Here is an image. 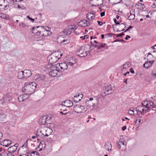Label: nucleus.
I'll list each match as a JSON object with an SVG mask.
<instances>
[{"instance_id": "nucleus-1", "label": "nucleus", "mask_w": 156, "mask_h": 156, "mask_svg": "<svg viewBox=\"0 0 156 156\" xmlns=\"http://www.w3.org/2000/svg\"><path fill=\"white\" fill-rule=\"evenodd\" d=\"M37 84L35 82H26L24 87L22 88V92H24L27 96H29L34 93L37 87Z\"/></svg>"}, {"instance_id": "nucleus-2", "label": "nucleus", "mask_w": 156, "mask_h": 156, "mask_svg": "<svg viewBox=\"0 0 156 156\" xmlns=\"http://www.w3.org/2000/svg\"><path fill=\"white\" fill-rule=\"evenodd\" d=\"M99 99L97 97L88 98L86 100L85 104L87 107L91 110H94L96 109L98 107Z\"/></svg>"}, {"instance_id": "nucleus-3", "label": "nucleus", "mask_w": 156, "mask_h": 156, "mask_svg": "<svg viewBox=\"0 0 156 156\" xmlns=\"http://www.w3.org/2000/svg\"><path fill=\"white\" fill-rule=\"evenodd\" d=\"M62 54L59 51L55 52L49 55L48 60L49 63L52 64L56 62L62 56Z\"/></svg>"}, {"instance_id": "nucleus-4", "label": "nucleus", "mask_w": 156, "mask_h": 156, "mask_svg": "<svg viewBox=\"0 0 156 156\" xmlns=\"http://www.w3.org/2000/svg\"><path fill=\"white\" fill-rule=\"evenodd\" d=\"M76 53V54L80 57H85L88 54L87 51H85V47L83 46L80 47L77 50Z\"/></svg>"}, {"instance_id": "nucleus-5", "label": "nucleus", "mask_w": 156, "mask_h": 156, "mask_svg": "<svg viewBox=\"0 0 156 156\" xmlns=\"http://www.w3.org/2000/svg\"><path fill=\"white\" fill-rule=\"evenodd\" d=\"M73 110L75 112L77 113H81L86 112L87 110V108L83 106L78 105L74 107Z\"/></svg>"}, {"instance_id": "nucleus-6", "label": "nucleus", "mask_w": 156, "mask_h": 156, "mask_svg": "<svg viewBox=\"0 0 156 156\" xmlns=\"http://www.w3.org/2000/svg\"><path fill=\"white\" fill-rule=\"evenodd\" d=\"M9 7V2L5 0H0V10L7 9Z\"/></svg>"}, {"instance_id": "nucleus-7", "label": "nucleus", "mask_w": 156, "mask_h": 156, "mask_svg": "<svg viewBox=\"0 0 156 156\" xmlns=\"http://www.w3.org/2000/svg\"><path fill=\"white\" fill-rule=\"evenodd\" d=\"M68 66L66 63L63 62L58 63L55 65V68L58 69V70L62 71L67 69Z\"/></svg>"}, {"instance_id": "nucleus-8", "label": "nucleus", "mask_w": 156, "mask_h": 156, "mask_svg": "<svg viewBox=\"0 0 156 156\" xmlns=\"http://www.w3.org/2000/svg\"><path fill=\"white\" fill-rule=\"evenodd\" d=\"M76 58L73 57H69L67 58L66 60V62L68 66H72L76 62Z\"/></svg>"}, {"instance_id": "nucleus-9", "label": "nucleus", "mask_w": 156, "mask_h": 156, "mask_svg": "<svg viewBox=\"0 0 156 156\" xmlns=\"http://www.w3.org/2000/svg\"><path fill=\"white\" fill-rule=\"evenodd\" d=\"M58 70H59L58 69L52 68L49 72V74L50 76L52 77L58 76H59V75L58 74Z\"/></svg>"}, {"instance_id": "nucleus-10", "label": "nucleus", "mask_w": 156, "mask_h": 156, "mask_svg": "<svg viewBox=\"0 0 156 156\" xmlns=\"http://www.w3.org/2000/svg\"><path fill=\"white\" fill-rule=\"evenodd\" d=\"M103 90L106 92V94H111L114 91V90L112 89V87L111 85L105 86L103 88Z\"/></svg>"}, {"instance_id": "nucleus-11", "label": "nucleus", "mask_w": 156, "mask_h": 156, "mask_svg": "<svg viewBox=\"0 0 156 156\" xmlns=\"http://www.w3.org/2000/svg\"><path fill=\"white\" fill-rule=\"evenodd\" d=\"M48 120L47 115L41 117L39 119V123L40 124L44 125H46L47 123H48V122H47Z\"/></svg>"}, {"instance_id": "nucleus-12", "label": "nucleus", "mask_w": 156, "mask_h": 156, "mask_svg": "<svg viewBox=\"0 0 156 156\" xmlns=\"http://www.w3.org/2000/svg\"><path fill=\"white\" fill-rule=\"evenodd\" d=\"M2 99L5 102H9L12 100V97L10 94L7 93L4 95Z\"/></svg>"}, {"instance_id": "nucleus-13", "label": "nucleus", "mask_w": 156, "mask_h": 156, "mask_svg": "<svg viewBox=\"0 0 156 156\" xmlns=\"http://www.w3.org/2000/svg\"><path fill=\"white\" fill-rule=\"evenodd\" d=\"M61 105L66 106L68 107H72L73 105V102L72 101L69 100H66L63 102H62Z\"/></svg>"}, {"instance_id": "nucleus-14", "label": "nucleus", "mask_w": 156, "mask_h": 156, "mask_svg": "<svg viewBox=\"0 0 156 156\" xmlns=\"http://www.w3.org/2000/svg\"><path fill=\"white\" fill-rule=\"evenodd\" d=\"M29 97V96H27V95L25 93L24 94H22L20 95L18 98V99L19 101L22 102L27 99Z\"/></svg>"}, {"instance_id": "nucleus-15", "label": "nucleus", "mask_w": 156, "mask_h": 156, "mask_svg": "<svg viewBox=\"0 0 156 156\" xmlns=\"http://www.w3.org/2000/svg\"><path fill=\"white\" fill-rule=\"evenodd\" d=\"M40 27L41 28V33L40 36L44 37L48 36V30H46L42 27L41 26Z\"/></svg>"}, {"instance_id": "nucleus-16", "label": "nucleus", "mask_w": 156, "mask_h": 156, "mask_svg": "<svg viewBox=\"0 0 156 156\" xmlns=\"http://www.w3.org/2000/svg\"><path fill=\"white\" fill-rule=\"evenodd\" d=\"M12 143L11 141L9 140H5L2 142L1 143V145L5 147H8Z\"/></svg>"}, {"instance_id": "nucleus-17", "label": "nucleus", "mask_w": 156, "mask_h": 156, "mask_svg": "<svg viewBox=\"0 0 156 156\" xmlns=\"http://www.w3.org/2000/svg\"><path fill=\"white\" fill-rule=\"evenodd\" d=\"M23 72L24 78L29 77L32 74L31 71L29 70H25Z\"/></svg>"}, {"instance_id": "nucleus-18", "label": "nucleus", "mask_w": 156, "mask_h": 156, "mask_svg": "<svg viewBox=\"0 0 156 156\" xmlns=\"http://www.w3.org/2000/svg\"><path fill=\"white\" fill-rule=\"evenodd\" d=\"M87 21L86 20H83L81 21L78 22V25L79 26L85 27L87 26Z\"/></svg>"}, {"instance_id": "nucleus-19", "label": "nucleus", "mask_w": 156, "mask_h": 156, "mask_svg": "<svg viewBox=\"0 0 156 156\" xmlns=\"http://www.w3.org/2000/svg\"><path fill=\"white\" fill-rule=\"evenodd\" d=\"M134 9H131L130 11V16L128 17L129 20H133L135 17V15L134 14Z\"/></svg>"}, {"instance_id": "nucleus-20", "label": "nucleus", "mask_w": 156, "mask_h": 156, "mask_svg": "<svg viewBox=\"0 0 156 156\" xmlns=\"http://www.w3.org/2000/svg\"><path fill=\"white\" fill-rule=\"evenodd\" d=\"M39 27H33L32 28V32L34 34H36L37 35L40 36V34H41V31L37 30L36 28H38Z\"/></svg>"}, {"instance_id": "nucleus-21", "label": "nucleus", "mask_w": 156, "mask_h": 156, "mask_svg": "<svg viewBox=\"0 0 156 156\" xmlns=\"http://www.w3.org/2000/svg\"><path fill=\"white\" fill-rule=\"evenodd\" d=\"M112 145L109 142L105 144V149L109 151L111 150Z\"/></svg>"}, {"instance_id": "nucleus-22", "label": "nucleus", "mask_w": 156, "mask_h": 156, "mask_svg": "<svg viewBox=\"0 0 156 156\" xmlns=\"http://www.w3.org/2000/svg\"><path fill=\"white\" fill-rule=\"evenodd\" d=\"M79 96V94H78L76 96H74L73 99L74 101L76 102H78L82 98L81 97H80Z\"/></svg>"}, {"instance_id": "nucleus-23", "label": "nucleus", "mask_w": 156, "mask_h": 156, "mask_svg": "<svg viewBox=\"0 0 156 156\" xmlns=\"http://www.w3.org/2000/svg\"><path fill=\"white\" fill-rule=\"evenodd\" d=\"M45 68L47 69L48 71H49V70H51V69L52 68H55V65L53 66L52 64L49 63V64L45 66Z\"/></svg>"}, {"instance_id": "nucleus-24", "label": "nucleus", "mask_w": 156, "mask_h": 156, "mask_svg": "<svg viewBox=\"0 0 156 156\" xmlns=\"http://www.w3.org/2000/svg\"><path fill=\"white\" fill-rule=\"evenodd\" d=\"M16 149L15 146H12L9 147L8 149V152H10V153H14L16 151Z\"/></svg>"}, {"instance_id": "nucleus-25", "label": "nucleus", "mask_w": 156, "mask_h": 156, "mask_svg": "<svg viewBox=\"0 0 156 156\" xmlns=\"http://www.w3.org/2000/svg\"><path fill=\"white\" fill-rule=\"evenodd\" d=\"M95 16L91 15V13H87L86 15L87 18L89 20H92L94 19Z\"/></svg>"}, {"instance_id": "nucleus-26", "label": "nucleus", "mask_w": 156, "mask_h": 156, "mask_svg": "<svg viewBox=\"0 0 156 156\" xmlns=\"http://www.w3.org/2000/svg\"><path fill=\"white\" fill-rule=\"evenodd\" d=\"M18 74L17 77L18 79H21L24 78L23 71L19 72Z\"/></svg>"}, {"instance_id": "nucleus-27", "label": "nucleus", "mask_w": 156, "mask_h": 156, "mask_svg": "<svg viewBox=\"0 0 156 156\" xmlns=\"http://www.w3.org/2000/svg\"><path fill=\"white\" fill-rule=\"evenodd\" d=\"M151 66L149 61L146 62L143 65V67L145 68L148 69Z\"/></svg>"}, {"instance_id": "nucleus-28", "label": "nucleus", "mask_w": 156, "mask_h": 156, "mask_svg": "<svg viewBox=\"0 0 156 156\" xmlns=\"http://www.w3.org/2000/svg\"><path fill=\"white\" fill-rule=\"evenodd\" d=\"M131 65V63L130 62H126L123 65V68L124 69H126L130 67Z\"/></svg>"}, {"instance_id": "nucleus-29", "label": "nucleus", "mask_w": 156, "mask_h": 156, "mask_svg": "<svg viewBox=\"0 0 156 156\" xmlns=\"http://www.w3.org/2000/svg\"><path fill=\"white\" fill-rule=\"evenodd\" d=\"M6 117V115L4 114L1 111V114H0V120L2 121Z\"/></svg>"}, {"instance_id": "nucleus-30", "label": "nucleus", "mask_w": 156, "mask_h": 156, "mask_svg": "<svg viewBox=\"0 0 156 156\" xmlns=\"http://www.w3.org/2000/svg\"><path fill=\"white\" fill-rule=\"evenodd\" d=\"M44 75H40L37 81L39 82L43 80L44 79Z\"/></svg>"}, {"instance_id": "nucleus-31", "label": "nucleus", "mask_w": 156, "mask_h": 156, "mask_svg": "<svg viewBox=\"0 0 156 156\" xmlns=\"http://www.w3.org/2000/svg\"><path fill=\"white\" fill-rule=\"evenodd\" d=\"M97 4L96 5L100 6L103 3V0H97Z\"/></svg>"}, {"instance_id": "nucleus-32", "label": "nucleus", "mask_w": 156, "mask_h": 156, "mask_svg": "<svg viewBox=\"0 0 156 156\" xmlns=\"http://www.w3.org/2000/svg\"><path fill=\"white\" fill-rule=\"evenodd\" d=\"M99 46L98 47V49H100L102 48L105 47V44H103L101 43H100L98 44Z\"/></svg>"}, {"instance_id": "nucleus-33", "label": "nucleus", "mask_w": 156, "mask_h": 156, "mask_svg": "<svg viewBox=\"0 0 156 156\" xmlns=\"http://www.w3.org/2000/svg\"><path fill=\"white\" fill-rule=\"evenodd\" d=\"M46 132L48 133L49 135H50L52 133V130L51 128H48L46 130Z\"/></svg>"}, {"instance_id": "nucleus-34", "label": "nucleus", "mask_w": 156, "mask_h": 156, "mask_svg": "<svg viewBox=\"0 0 156 156\" xmlns=\"http://www.w3.org/2000/svg\"><path fill=\"white\" fill-rule=\"evenodd\" d=\"M122 142H117V146L119 149H121V145L122 144Z\"/></svg>"}, {"instance_id": "nucleus-35", "label": "nucleus", "mask_w": 156, "mask_h": 156, "mask_svg": "<svg viewBox=\"0 0 156 156\" xmlns=\"http://www.w3.org/2000/svg\"><path fill=\"white\" fill-rule=\"evenodd\" d=\"M113 5H115L118 3H119L121 1V0H113Z\"/></svg>"}, {"instance_id": "nucleus-36", "label": "nucleus", "mask_w": 156, "mask_h": 156, "mask_svg": "<svg viewBox=\"0 0 156 156\" xmlns=\"http://www.w3.org/2000/svg\"><path fill=\"white\" fill-rule=\"evenodd\" d=\"M27 144V141H26V142L24 143V144L22 146V147H24L25 146L26 149H27V150H26V152L27 153H28V149L27 148V147H26Z\"/></svg>"}, {"instance_id": "nucleus-37", "label": "nucleus", "mask_w": 156, "mask_h": 156, "mask_svg": "<svg viewBox=\"0 0 156 156\" xmlns=\"http://www.w3.org/2000/svg\"><path fill=\"white\" fill-rule=\"evenodd\" d=\"M19 26L23 28L25 27L26 26V24L23 23H21L19 24Z\"/></svg>"}, {"instance_id": "nucleus-38", "label": "nucleus", "mask_w": 156, "mask_h": 156, "mask_svg": "<svg viewBox=\"0 0 156 156\" xmlns=\"http://www.w3.org/2000/svg\"><path fill=\"white\" fill-rule=\"evenodd\" d=\"M106 92L104 90V92H102L101 93V95L102 97H104L106 95H108V94H106Z\"/></svg>"}, {"instance_id": "nucleus-39", "label": "nucleus", "mask_w": 156, "mask_h": 156, "mask_svg": "<svg viewBox=\"0 0 156 156\" xmlns=\"http://www.w3.org/2000/svg\"><path fill=\"white\" fill-rule=\"evenodd\" d=\"M40 75L39 74H36L34 76V79L35 80L37 81V80L38 78L39 77Z\"/></svg>"}, {"instance_id": "nucleus-40", "label": "nucleus", "mask_w": 156, "mask_h": 156, "mask_svg": "<svg viewBox=\"0 0 156 156\" xmlns=\"http://www.w3.org/2000/svg\"><path fill=\"white\" fill-rule=\"evenodd\" d=\"M17 6L18 8L20 9L25 10L26 9V8L23 6H20L19 5H18Z\"/></svg>"}, {"instance_id": "nucleus-41", "label": "nucleus", "mask_w": 156, "mask_h": 156, "mask_svg": "<svg viewBox=\"0 0 156 156\" xmlns=\"http://www.w3.org/2000/svg\"><path fill=\"white\" fill-rule=\"evenodd\" d=\"M69 28L68 27V26H67L66 28L63 31V32L64 34L66 33L67 31H69Z\"/></svg>"}, {"instance_id": "nucleus-42", "label": "nucleus", "mask_w": 156, "mask_h": 156, "mask_svg": "<svg viewBox=\"0 0 156 156\" xmlns=\"http://www.w3.org/2000/svg\"><path fill=\"white\" fill-rule=\"evenodd\" d=\"M149 104L150 106H151L152 108H154L155 107V105L152 101H150Z\"/></svg>"}, {"instance_id": "nucleus-43", "label": "nucleus", "mask_w": 156, "mask_h": 156, "mask_svg": "<svg viewBox=\"0 0 156 156\" xmlns=\"http://www.w3.org/2000/svg\"><path fill=\"white\" fill-rule=\"evenodd\" d=\"M134 111L133 110H129L128 112V113L130 115H133L134 114Z\"/></svg>"}, {"instance_id": "nucleus-44", "label": "nucleus", "mask_w": 156, "mask_h": 156, "mask_svg": "<svg viewBox=\"0 0 156 156\" xmlns=\"http://www.w3.org/2000/svg\"><path fill=\"white\" fill-rule=\"evenodd\" d=\"M68 27L69 28V30L71 31H74V30L73 29V26L72 25H69L68 26Z\"/></svg>"}, {"instance_id": "nucleus-45", "label": "nucleus", "mask_w": 156, "mask_h": 156, "mask_svg": "<svg viewBox=\"0 0 156 156\" xmlns=\"http://www.w3.org/2000/svg\"><path fill=\"white\" fill-rule=\"evenodd\" d=\"M151 76L152 77L154 78H156V73H154V72L153 71H152L151 72Z\"/></svg>"}, {"instance_id": "nucleus-46", "label": "nucleus", "mask_w": 156, "mask_h": 156, "mask_svg": "<svg viewBox=\"0 0 156 156\" xmlns=\"http://www.w3.org/2000/svg\"><path fill=\"white\" fill-rule=\"evenodd\" d=\"M142 105H143L144 107H145L146 108H149V105L148 104H147L146 105H145L143 103H141Z\"/></svg>"}, {"instance_id": "nucleus-47", "label": "nucleus", "mask_w": 156, "mask_h": 156, "mask_svg": "<svg viewBox=\"0 0 156 156\" xmlns=\"http://www.w3.org/2000/svg\"><path fill=\"white\" fill-rule=\"evenodd\" d=\"M114 21L115 23L117 25H120V22H119V21H118L116 20V19H114Z\"/></svg>"}, {"instance_id": "nucleus-48", "label": "nucleus", "mask_w": 156, "mask_h": 156, "mask_svg": "<svg viewBox=\"0 0 156 156\" xmlns=\"http://www.w3.org/2000/svg\"><path fill=\"white\" fill-rule=\"evenodd\" d=\"M124 35L125 34L123 33H122L119 34H116V37H121L122 36Z\"/></svg>"}, {"instance_id": "nucleus-49", "label": "nucleus", "mask_w": 156, "mask_h": 156, "mask_svg": "<svg viewBox=\"0 0 156 156\" xmlns=\"http://www.w3.org/2000/svg\"><path fill=\"white\" fill-rule=\"evenodd\" d=\"M126 24V23H121L119 25V27L120 28L123 27V25H125Z\"/></svg>"}, {"instance_id": "nucleus-50", "label": "nucleus", "mask_w": 156, "mask_h": 156, "mask_svg": "<svg viewBox=\"0 0 156 156\" xmlns=\"http://www.w3.org/2000/svg\"><path fill=\"white\" fill-rule=\"evenodd\" d=\"M132 28V27L131 26H129L128 28L125 31H124V32H126V31H129L130 29Z\"/></svg>"}, {"instance_id": "nucleus-51", "label": "nucleus", "mask_w": 156, "mask_h": 156, "mask_svg": "<svg viewBox=\"0 0 156 156\" xmlns=\"http://www.w3.org/2000/svg\"><path fill=\"white\" fill-rule=\"evenodd\" d=\"M27 18H28L32 22H34V19H32V18H30V16H27Z\"/></svg>"}, {"instance_id": "nucleus-52", "label": "nucleus", "mask_w": 156, "mask_h": 156, "mask_svg": "<svg viewBox=\"0 0 156 156\" xmlns=\"http://www.w3.org/2000/svg\"><path fill=\"white\" fill-rule=\"evenodd\" d=\"M30 153H31L32 154H35V153H36L37 155H39V154H38V153L35 151H33L32 152H30Z\"/></svg>"}, {"instance_id": "nucleus-53", "label": "nucleus", "mask_w": 156, "mask_h": 156, "mask_svg": "<svg viewBox=\"0 0 156 156\" xmlns=\"http://www.w3.org/2000/svg\"><path fill=\"white\" fill-rule=\"evenodd\" d=\"M13 154L12 153H10V152H8L7 154V156H12V154Z\"/></svg>"}, {"instance_id": "nucleus-54", "label": "nucleus", "mask_w": 156, "mask_h": 156, "mask_svg": "<svg viewBox=\"0 0 156 156\" xmlns=\"http://www.w3.org/2000/svg\"><path fill=\"white\" fill-rule=\"evenodd\" d=\"M114 35H116V34H108V35L110 37H112V36Z\"/></svg>"}, {"instance_id": "nucleus-55", "label": "nucleus", "mask_w": 156, "mask_h": 156, "mask_svg": "<svg viewBox=\"0 0 156 156\" xmlns=\"http://www.w3.org/2000/svg\"><path fill=\"white\" fill-rule=\"evenodd\" d=\"M65 41L66 42V43H65V44H67V43H69V41L67 40H65V39L64 40H63L62 41V43L64 42Z\"/></svg>"}, {"instance_id": "nucleus-56", "label": "nucleus", "mask_w": 156, "mask_h": 156, "mask_svg": "<svg viewBox=\"0 0 156 156\" xmlns=\"http://www.w3.org/2000/svg\"><path fill=\"white\" fill-rule=\"evenodd\" d=\"M155 1V2H154L153 4H152V7L153 8H154L156 7V1Z\"/></svg>"}, {"instance_id": "nucleus-57", "label": "nucleus", "mask_w": 156, "mask_h": 156, "mask_svg": "<svg viewBox=\"0 0 156 156\" xmlns=\"http://www.w3.org/2000/svg\"><path fill=\"white\" fill-rule=\"evenodd\" d=\"M71 32L72 31H67V32L66 33H65V35H69L71 34Z\"/></svg>"}, {"instance_id": "nucleus-58", "label": "nucleus", "mask_w": 156, "mask_h": 156, "mask_svg": "<svg viewBox=\"0 0 156 156\" xmlns=\"http://www.w3.org/2000/svg\"><path fill=\"white\" fill-rule=\"evenodd\" d=\"M147 60L148 61H150L152 58H151L150 56H149L148 55H147Z\"/></svg>"}, {"instance_id": "nucleus-59", "label": "nucleus", "mask_w": 156, "mask_h": 156, "mask_svg": "<svg viewBox=\"0 0 156 156\" xmlns=\"http://www.w3.org/2000/svg\"><path fill=\"white\" fill-rule=\"evenodd\" d=\"M130 72L132 74H134L135 72L133 70V68H131L130 69Z\"/></svg>"}, {"instance_id": "nucleus-60", "label": "nucleus", "mask_w": 156, "mask_h": 156, "mask_svg": "<svg viewBox=\"0 0 156 156\" xmlns=\"http://www.w3.org/2000/svg\"><path fill=\"white\" fill-rule=\"evenodd\" d=\"M97 22L99 26H101L103 24V23L102 22H101L99 21H98Z\"/></svg>"}, {"instance_id": "nucleus-61", "label": "nucleus", "mask_w": 156, "mask_h": 156, "mask_svg": "<svg viewBox=\"0 0 156 156\" xmlns=\"http://www.w3.org/2000/svg\"><path fill=\"white\" fill-rule=\"evenodd\" d=\"M100 15L101 17H102L105 15V12H103L101 13Z\"/></svg>"}, {"instance_id": "nucleus-62", "label": "nucleus", "mask_w": 156, "mask_h": 156, "mask_svg": "<svg viewBox=\"0 0 156 156\" xmlns=\"http://www.w3.org/2000/svg\"><path fill=\"white\" fill-rule=\"evenodd\" d=\"M91 46H94L95 48H98V47L99 46H98V45H97V44H95L94 45L92 44L91 41Z\"/></svg>"}, {"instance_id": "nucleus-63", "label": "nucleus", "mask_w": 156, "mask_h": 156, "mask_svg": "<svg viewBox=\"0 0 156 156\" xmlns=\"http://www.w3.org/2000/svg\"><path fill=\"white\" fill-rule=\"evenodd\" d=\"M126 128V126H124L122 127V130L123 131H124Z\"/></svg>"}, {"instance_id": "nucleus-64", "label": "nucleus", "mask_w": 156, "mask_h": 156, "mask_svg": "<svg viewBox=\"0 0 156 156\" xmlns=\"http://www.w3.org/2000/svg\"><path fill=\"white\" fill-rule=\"evenodd\" d=\"M90 13H91L92 15L95 16V12H94L91 11Z\"/></svg>"}]
</instances>
